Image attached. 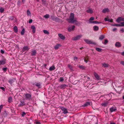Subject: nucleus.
<instances>
[{
  "label": "nucleus",
  "mask_w": 124,
  "mask_h": 124,
  "mask_svg": "<svg viewBox=\"0 0 124 124\" xmlns=\"http://www.w3.org/2000/svg\"><path fill=\"white\" fill-rule=\"evenodd\" d=\"M59 37L61 39L64 40L65 39V37L62 34H58Z\"/></svg>",
  "instance_id": "obj_10"
},
{
  "label": "nucleus",
  "mask_w": 124,
  "mask_h": 124,
  "mask_svg": "<svg viewBox=\"0 0 124 124\" xmlns=\"http://www.w3.org/2000/svg\"><path fill=\"white\" fill-rule=\"evenodd\" d=\"M74 14L73 13H71L69 17V19H68V22L70 23H73L75 22L78 23L76 19H74Z\"/></svg>",
  "instance_id": "obj_1"
},
{
  "label": "nucleus",
  "mask_w": 124,
  "mask_h": 124,
  "mask_svg": "<svg viewBox=\"0 0 124 124\" xmlns=\"http://www.w3.org/2000/svg\"><path fill=\"white\" fill-rule=\"evenodd\" d=\"M27 14L29 16L31 14V13L30 12V11H29V10H28L27 11Z\"/></svg>",
  "instance_id": "obj_41"
},
{
  "label": "nucleus",
  "mask_w": 124,
  "mask_h": 124,
  "mask_svg": "<svg viewBox=\"0 0 124 124\" xmlns=\"http://www.w3.org/2000/svg\"><path fill=\"white\" fill-rule=\"evenodd\" d=\"M61 109L63 111V112L65 114L68 113L67 109L65 108L62 107L61 108Z\"/></svg>",
  "instance_id": "obj_7"
},
{
  "label": "nucleus",
  "mask_w": 124,
  "mask_h": 124,
  "mask_svg": "<svg viewBox=\"0 0 124 124\" xmlns=\"http://www.w3.org/2000/svg\"><path fill=\"white\" fill-rule=\"evenodd\" d=\"M102 65L105 67H108L109 66V65L108 64L105 63H102Z\"/></svg>",
  "instance_id": "obj_20"
},
{
  "label": "nucleus",
  "mask_w": 124,
  "mask_h": 124,
  "mask_svg": "<svg viewBox=\"0 0 124 124\" xmlns=\"http://www.w3.org/2000/svg\"><path fill=\"white\" fill-rule=\"evenodd\" d=\"M90 104V103L88 102H86L85 104L82 105L84 107H87Z\"/></svg>",
  "instance_id": "obj_15"
},
{
  "label": "nucleus",
  "mask_w": 124,
  "mask_h": 124,
  "mask_svg": "<svg viewBox=\"0 0 124 124\" xmlns=\"http://www.w3.org/2000/svg\"><path fill=\"white\" fill-rule=\"evenodd\" d=\"M29 23H31V19H30L29 20Z\"/></svg>",
  "instance_id": "obj_58"
},
{
  "label": "nucleus",
  "mask_w": 124,
  "mask_h": 124,
  "mask_svg": "<svg viewBox=\"0 0 124 124\" xmlns=\"http://www.w3.org/2000/svg\"><path fill=\"white\" fill-rule=\"evenodd\" d=\"M0 89H2V90H3V91H4L5 89V88L3 87H0Z\"/></svg>",
  "instance_id": "obj_52"
},
{
  "label": "nucleus",
  "mask_w": 124,
  "mask_h": 124,
  "mask_svg": "<svg viewBox=\"0 0 124 124\" xmlns=\"http://www.w3.org/2000/svg\"><path fill=\"white\" fill-rule=\"evenodd\" d=\"M84 40L88 44H92L94 45H95L96 44L95 42H94L88 39H84Z\"/></svg>",
  "instance_id": "obj_2"
},
{
  "label": "nucleus",
  "mask_w": 124,
  "mask_h": 124,
  "mask_svg": "<svg viewBox=\"0 0 124 124\" xmlns=\"http://www.w3.org/2000/svg\"><path fill=\"white\" fill-rule=\"evenodd\" d=\"M83 47H82V48H80V49H81L82 50V49L83 48Z\"/></svg>",
  "instance_id": "obj_62"
},
{
  "label": "nucleus",
  "mask_w": 124,
  "mask_h": 124,
  "mask_svg": "<svg viewBox=\"0 0 124 124\" xmlns=\"http://www.w3.org/2000/svg\"><path fill=\"white\" fill-rule=\"evenodd\" d=\"M79 67L82 69H84L85 68V66H83L82 65H80L79 66Z\"/></svg>",
  "instance_id": "obj_32"
},
{
  "label": "nucleus",
  "mask_w": 124,
  "mask_h": 124,
  "mask_svg": "<svg viewBox=\"0 0 124 124\" xmlns=\"http://www.w3.org/2000/svg\"><path fill=\"white\" fill-rule=\"evenodd\" d=\"M116 110V108L115 107H111L110 108L109 110L111 112L115 111Z\"/></svg>",
  "instance_id": "obj_14"
},
{
  "label": "nucleus",
  "mask_w": 124,
  "mask_h": 124,
  "mask_svg": "<svg viewBox=\"0 0 124 124\" xmlns=\"http://www.w3.org/2000/svg\"><path fill=\"white\" fill-rule=\"evenodd\" d=\"M64 80V79L62 77H61L59 79V81L60 82H62Z\"/></svg>",
  "instance_id": "obj_43"
},
{
  "label": "nucleus",
  "mask_w": 124,
  "mask_h": 124,
  "mask_svg": "<svg viewBox=\"0 0 124 124\" xmlns=\"http://www.w3.org/2000/svg\"><path fill=\"white\" fill-rule=\"evenodd\" d=\"M109 11V10L108 8H105L102 11V12L103 13H105L107 12H108Z\"/></svg>",
  "instance_id": "obj_11"
},
{
  "label": "nucleus",
  "mask_w": 124,
  "mask_h": 124,
  "mask_svg": "<svg viewBox=\"0 0 124 124\" xmlns=\"http://www.w3.org/2000/svg\"><path fill=\"white\" fill-rule=\"evenodd\" d=\"M89 23H101L98 22L97 21H89Z\"/></svg>",
  "instance_id": "obj_25"
},
{
  "label": "nucleus",
  "mask_w": 124,
  "mask_h": 124,
  "mask_svg": "<svg viewBox=\"0 0 124 124\" xmlns=\"http://www.w3.org/2000/svg\"><path fill=\"white\" fill-rule=\"evenodd\" d=\"M43 32L45 34H49V32L47 31L46 30H43Z\"/></svg>",
  "instance_id": "obj_38"
},
{
  "label": "nucleus",
  "mask_w": 124,
  "mask_h": 124,
  "mask_svg": "<svg viewBox=\"0 0 124 124\" xmlns=\"http://www.w3.org/2000/svg\"><path fill=\"white\" fill-rule=\"evenodd\" d=\"M120 26H124V22H121L120 24Z\"/></svg>",
  "instance_id": "obj_42"
},
{
  "label": "nucleus",
  "mask_w": 124,
  "mask_h": 124,
  "mask_svg": "<svg viewBox=\"0 0 124 124\" xmlns=\"http://www.w3.org/2000/svg\"><path fill=\"white\" fill-rule=\"evenodd\" d=\"M116 22L119 23L120 21H124V18H123L121 17H119L116 20Z\"/></svg>",
  "instance_id": "obj_6"
},
{
  "label": "nucleus",
  "mask_w": 124,
  "mask_h": 124,
  "mask_svg": "<svg viewBox=\"0 0 124 124\" xmlns=\"http://www.w3.org/2000/svg\"><path fill=\"white\" fill-rule=\"evenodd\" d=\"M101 105L104 107H106L108 105V103L107 102H105L101 103Z\"/></svg>",
  "instance_id": "obj_16"
},
{
  "label": "nucleus",
  "mask_w": 124,
  "mask_h": 124,
  "mask_svg": "<svg viewBox=\"0 0 124 124\" xmlns=\"http://www.w3.org/2000/svg\"><path fill=\"white\" fill-rule=\"evenodd\" d=\"M109 21H108V22H113V20L112 19H109Z\"/></svg>",
  "instance_id": "obj_50"
},
{
  "label": "nucleus",
  "mask_w": 124,
  "mask_h": 124,
  "mask_svg": "<svg viewBox=\"0 0 124 124\" xmlns=\"http://www.w3.org/2000/svg\"><path fill=\"white\" fill-rule=\"evenodd\" d=\"M117 29L116 28H114L113 29V31H115Z\"/></svg>",
  "instance_id": "obj_54"
},
{
  "label": "nucleus",
  "mask_w": 124,
  "mask_h": 124,
  "mask_svg": "<svg viewBox=\"0 0 124 124\" xmlns=\"http://www.w3.org/2000/svg\"><path fill=\"white\" fill-rule=\"evenodd\" d=\"M12 98L11 97H9L8 99V101L9 103H11L12 102Z\"/></svg>",
  "instance_id": "obj_28"
},
{
  "label": "nucleus",
  "mask_w": 124,
  "mask_h": 124,
  "mask_svg": "<svg viewBox=\"0 0 124 124\" xmlns=\"http://www.w3.org/2000/svg\"><path fill=\"white\" fill-rule=\"evenodd\" d=\"M86 12H87L90 14H92L93 12V10L91 9H89L87 10Z\"/></svg>",
  "instance_id": "obj_21"
},
{
  "label": "nucleus",
  "mask_w": 124,
  "mask_h": 124,
  "mask_svg": "<svg viewBox=\"0 0 124 124\" xmlns=\"http://www.w3.org/2000/svg\"><path fill=\"white\" fill-rule=\"evenodd\" d=\"M44 66H45V67H46V64H44Z\"/></svg>",
  "instance_id": "obj_61"
},
{
  "label": "nucleus",
  "mask_w": 124,
  "mask_h": 124,
  "mask_svg": "<svg viewBox=\"0 0 124 124\" xmlns=\"http://www.w3.org/2000/svg\"><path fill=\"white\" fill-rule=\"evenodd\" d=\"M36 124H40V122L38 121L36 122Z\"/></svg>",
  "instance_id": "obj_55"
},
{
  "label": "nucleus",
  "mask_w": 124,
  "mask_h": 124,
  "mask_svg": "<svg viewBox=\"0 0 124 124\" xmlns=\"http://www.w3.org/2000/svg\"><path fill=\"white\" fill-rule=\"evenodd\" d=\"M36 53V52L35 50H33L31 51V56L34 55Z\"/></svg>",
  "instance_id": "obj_27"
},
{
  "label": "nucleus",
  "mask_w": 124,
  "mask_h": 124,
  "mask_svg": "<svg viewBox=\"0 0 124 124\" xmlns=\"http://www.w3.org/2000/svg\"><path fill=\"white\" fill-rule=\"evenodd\" d=\"M123 99H124V95L123 97Z\"/></svg>",
  "instance_id": "obj_63"
},
{
  "label": "nucleus",
  "mask_w": 124,
  "mask_h": 124,
  "mask_svg": "<svg viewBox=\"0 0 124 124\" xmlns=\"http://www.w3.org/2000/svg\"><path fill=\"white\" fill-rule=\"evenodd\" d=\"M55 69V67L54 65H53L50 67L49 68V70L50 71H52L54 70Z\"/></svg>",
  "instance_id": "obj_18"
},
{
  "label": "nucleus",
  "mask_w": 124,
  "mask_h": 124,
  "mask_svg": "<svg viewBox=\"0 0 124 124\" xmlns=\"http://www.w3.org/2000/svg\"><path fill=\"white\" fill-rule=\"evenodd\" d=\"M82 35H78L76 36L75 37L72 38V39L73 40H75L79 39L82 37Z\"/></svg>",
  "instance_id": "obj_3"
},
{
  "label": "nucleus",
  "mask_w": 124,
  "mask_h": 124,
  "mask_svg": "<svg viewBox=\"0 0 124 124\" xmlns=\"http://www.w3.org/2000/svg\"><path fill=\"white\" fill-rule=\"evenodd\" d=\"M75 28V26L73 25L71 27L68 28V30L69 32H70L72 31H73Z\"/></svg>",
  "instance_id": "obj_8"
},
{
  "label": "nucleus",
  "mask_w": 124,
  "mask_h": 124,
  "mask_svg": "<svg viewBox=\"0 0 124 124\" xmlns=\"http://www.w3.org/2000/svg\"><path fill=\"white\" fill-rule=\"evenodd\" d=\"M49 16V14H46L44 16V17L46 18H48Z\"/></svg>",
  "instance_id": "obj_36"
},
{
  "label": "nucleus",
  "mask_w": 124,
  "mask_h": 124,
  "mask_svg": "<svg viewBox=\"0 0 124 124\" xmlns=\"http://www.w3.org/2000/svg\"><path fill=\"white\" fill-rule=\"evenodd\" d=\"M104 38V36L103 35H101L100 37L99 38L101 40H102Z\"/></svg>",
  "instance_id": "obj_30"
},
{
  "label": "nucleus",
  "mask_w": 124,
  "mask_h": 124,
  "mask_svg": "<svg viewBox=\"0 0 124 124\" xmlns=\"http://www.w3.org/2000/svg\"><path fill=\"white\" fill-rule=\"evenodd\" d=\"M112 26H120V24H113L111 25Z\"/></svg>",
  "instance_id": "obj_39"
},
{
  "label": "nucleus",
  "mask_w": 124,
  "mask_h": 124,
  "mask_svg": "<svg viewBox=\"0 0 124 124\" xmlns=\"http://www.w3.org/2000/svg\"><path fill=\"white\" fill-rule=\"evenodd\" d=\"M6 59L4 57L1 60H0V65H3L6 63Z\"/></svg>",
  "instance_id": "obj_4"
},
{
  "label": "nucleus",
  "mask_w": 124,
  "mask_h": 124,
  "mask_svg": "<svg viewBox=\"0 0 124 124\" xmlns=\"http://www.w3.org/2000/svg\"><path fill=\"white\" fill-rule=\"evenodd\" d=\"M14 31L15 33H17L18 31V28L16 26H14L13 28Z\"/></svg>",
  "instance_id": "obj_19"
},
{
  "label": "nucleus",
  "mask_w": 124,
  "mask_h": 124,
  "mask_svg": "<svg viewBox=\"0 0 124 124\" xmlns=\"http://www.w3.org/2000/svg\"><path fill=\"white\" fill-rule=\"evenodd\" d=\"M27 99H29L31 97V95L30 94H26L25 95Z\"/></svg>",
  "instance_id": "obj_26"
},
{
  "label": "nucleus",
  "mask_w": 124,
  "mask_h": 124,
  "mask_svg": "<svg viewBox=\"0 0 124 124\" xmlns=\"http://www.w3.org/2000/svg\"><path fill=\"white\" fill-rule=\"evenodd\" d=\"M115 46L116 47H120L121 46V45L120 43L119 42H117L116 43Z\"/></svg>",
  "instance_id": "obj_17"
},
{
  "label": "nucleus",
  "mask_w": 124,
  "mask_h": 124,
  "mask_svg": "<svg viewBox=\"0 0 124 124\" xmlns=\"http://www.w3.org/2000/svg\"><path fill=\"white\" fill-rule=\"evenodd\" d=\"M25 0H22V2L23 3L25 1Z\"/></svg>",
  "instance_id": "obj_59"
},
{
  "label": "nucleus",
  "mask_w": 124,
  "mask_h": 124,
  "mask_svg": "<svg viewBox=\"0 0 124 124\" xmlns=\"http://www.w3.org/2000/svg\"><path fill=\"white\" fill-rule=\"evenodd\" d=\"M84 60L85 62L86 63H87V62L88 61V57H86L85 58Z\"/></svg>",
  "instance_id": "obj_33"
},
{
  "label": "nucleus",
  "mask_w": 124,
  "mask_h": 124,
  "mask_svg": "<svg viewBox=\"0 0 124 124\" xmlns=\"http://www.w3.org/2000/svg\"><path fill=\"white\" fill-rule=\"evenodd\" d=\"M120 63L123 65H124V61H121L120 62Z\"/></svg>",
  "instance_id": "obj_47"
},
{
  "label": "nucleus",
  "mask_w": 124,
  "mask_h": 124,
  "mask_svg": "<svg viewBox=\"0 0 124 124\" xmlns=\"http://www.w3.org/2000/svg\"><path fill=\"white\" fill-rule=\"evenodd\" d=\"M0 52L2 54H3L4 53V51L2 50H0Z\"/></svg>",
  "instance_id": "obj_49"
},
{
  "label": "nucleus",
  "mask_w": 124,
  "mask_h": 124,
  "mask_svg": "<svg viewBox=\"0 0 124 124\" xmlns=\"http://www.w3.org/2000/svg\"><path fill=\"white\" fill-rule=\"evenodd\" d=\"M68 67L71 70L72 69V66L71 65L69 64H68Z\"/></svg>",
  "instance_id": "obj_37"
},
{
  "label": "nucleus",
  "mask_w": 124,
  "mask_h": 124,
  "mask_svg": "<svg viewBox=\"0 0 124 124\" xmlns=\"http://www.w3.org/2000/svg\"><path fill=\"white\" fill-rule=\"evenodd\" d=\"M3 105H1L0 106V113L1 111L2 108H3Z\"/></svg>",
  "instance_id": "obj_44"
},
{
  "label": "nucleus",
  "mask_w": 124,
  "mask_h": 124,
  "mask_svg": "<svg viewBox=\"0 0 124 124\" xmlns=\"http://www.w3.org/2000/svg\"><path fill=\"white\" fill-rule=\"evenodd\" d=\"M93 30L95 31H97L99 29V27L98 26H95L93 27Z\"/></svg>",
  "instance_id": "obj_22"
},
{
  "label": "nucleus",
  "mask_w": 124,
  "mask_h": 124,
  "mask_svg": "<svg viewBox=\"0 0 124 124\" xmlns=\"http://www.w3.org/2000/svg\"><path fill=\"white\" fill-rule=\"evenodd\" d=\"M61 45L59 44H57L56 45L54 46V48L55 50L58 49L59 47L61 46Z\"/></svg>",
  "instance_id": "obj_12"
},
{
  "label": "nucleus",
  "mask_w": 124,
  "mask_h": 124,
  "mask_svg": "<svg viewBox=\"0 0 124 124\" xmlns=\"http://www.w3.org/2000/svg\"><path fill=\"white\" fill-rule=\"evenodd\" d=\"M31 29H32V32L33 33H34L35 32L36 28L34 26H31Z\"/></svg>",
  "instance_id": "obj_24"
},
{
  "label": "nucleus",
  "mask_w": 124,
  "mask_h": 124,
  "mask_svg": "<svg viewBox=\"0 0 124 124\" xmlns=\"http://www.w3.org/2000/svg\"><path fill=\"white\" fill-rule=\"evenodd\" d=\"M110 124H115V123H111Z\"/></svg>",
  "instance_id": "obj_60"
},
{
  "label": "nucleus",
  "mask_w": 124,
  "mask_h": 124,
  "mask_svg": "<svg viewBox=\"0 0 124 124\" xmlns=\"http://www.w3.org/2000/svg\"><path fill=\"white\" fill-rule=\"evenodd\" d=\"M96 49L97 51L99 52H101L102 50L101 48H96Z\"/></svg>",
  "instance_id": "obj_34"
},
{
  "label": "nucleus",
  "mask_w": 124,
  "mask_h": 124,
  "mask_svg": "<svg viewBox=\"0 0 124 124\" xmlns=\"http://www.w3.org/2000/svg\"><path fill=\"white\" fill-rule=\"evenodd\" d=\"M75 24L77 25V23H75Z\"/></svg>",
  "instance_id": "obj_64"
},
{
  "label": "nucleus",
  "mask_w": 124,
  "mask_h": 124,
  "mask_svg": "<svg viewBox=\"0 0 124 124\" xmlns=\"http://www.w3.org/2000/svg\"><path fill=\"white\" fill-rule=\"evenodd\" d=\"M93 74L95 77L96 78L97 80H99L100 79V77L98 75L96 72H94L93 73Z\"/></svg>",
  "instance_id": "obj_9"
},
{
  "label": "nucleus",
  "mask_w": 124,
  "mask_h": 124,
  "mask_svg": "<svg viewBox=\"0 0 124 124\" xmlns=\"http://www.w3.org/2000/svg\"><path fill=\"white\" fill-rule=\"evenodd\" d=\"M109 19L107 18H105L104 19V20L105 21H109Z\"/></svg>",
  "instance_id": "obj_48"
},
{
  "label": "nucleus",
  "mask_w": 124,
  "mask_h": 124,
  "mask_svg": "<svg viewBox=\"0 0 124 124\" xmlns=\"http://www.w3.org/2000/svg\"><path fill=\"white\" fill-rule=\"evenodd\" d=\"M121 54L122 55L124 56V52L122 53H121Z\"/></svg>",
  "instance_id": "obj_57"
},
{
  "label": "nucleus",
  "mask_w": 124,
  "mask_h": 124,
  "mask_svg": "<svg viewBox=\"0 0 124 124\" xmlns=\"http://www.w3.org/2000/svg\"><path fill=\"white\" fill-rule=\"evenodd\" d=\"M120 31H122V32H124V30L123 29H121L120 30Z\"/></svg>",
  "instance_id": "obj_53"
},
{
  "label": "nucleus",
  "mask_w": 124,
  "mask_h": 124,
  "mask_svg": "<svg viewBox=\"0 0 124 124\" xmlns=\"http://www.w3.org/2000/svg\"><path fill=\"white\" fill-rule=\"evenodd\" d=\"M77 57H74V59L75 60H76L77 59Z\"/></svg>",
  "instance_id": "obj_56"
},
{
  "label": "nucleus",
  "mask_w": 124,
  "mask_h": 124,
  "mask_svg": "<svg viewBox=\"0 0 124 124\" xmlns=\"http://www.w3.org/2000/svg\"><path fill=\"white\" fill-rule=\"evenodd\" d=\"M25 32V30L24 29H23L21 32V34L22 35H23L24 34Z\"/></svg>",
  "instance_id": "obj_35"
},
{
  "label": "nucleus",
  "mask_w": 124,
  "mask_h": 124,
  "mask_svg": "<svg viewBox=\"0 0 124 124\" xmlns=\"http://www.w3.org/2000/svg\"><path fill=\"white\" fill-rule=\"evenodd\" d=\"M33 85H35L39 88H40L41 87V84L40 83H38L36 82L33 84Z\"/></svg>",
  "instance_id": "obj_13"
},
{
  "label": "nucleus",
  "mask_w": 124,
  "mask_h": 124,
  "mask_svg": "<svg viewBox=\"0 0 124 124\" xmlns=\"http://www.w3.org/2000/svg\"><path fill=\"white\" fill-rule=\"evenodd\" d=\"M24 104V102L23 101H21V103L19 105V106H23Z\"/></svg>",
  "instance_id": "obj_29"
},
{
  "label": "nucleus",
  "mask_w": 124,
  "mask_h": 124,
  "mask_svg": "<svg viewBox=\"0 0 124 124\" xmlns=\"http://www.w3.org/2000/svg\"><path fill=\"white\" fill-rule=\"evenodd\" d=\"M7 69V68H3V70L5 72H6V71Z\"/></svg>",
  "instance_id": "obj_45"
},
{
  "label": "nucleus",
  "mask_w": 124,
  "mask_h": 124,
  "mask_svg": "<svg viewBox=\"0 0 124 124\" xmlns=\"http://www.w3.org/2000/svg\"><path fill=\"white\" fill-rule=\"evenodd\" d=\"M4 11V8L2 7H0V12L2 13Z\"/></svg>",
  "instance_id": "obj_31"
},
{
  "label": "nucleus",
  "mask_w": 124,
  "mask_h": 124,
  "mask_svg": "<svg viewBox=\"0 0 124 124\" xmlns=\"http://www.w3.org/2000/svg\"><path fill=\"white\" fill-rule=\"evenodd\" d=\"M28 50V49L27 46H24L23 47L22 51L23 52L26 50L27 51Z\"/></svg>",
  "instance_id": "obj_23"
},
{
  "label": "nucleus",
  "mask_w": 124,
  "mask_h": 124,
  "mask_svg": "<svg viewBox=\"0 0 124 124\" xmlns=\"http://www.w3.org/2000/svg\"><path fill=\"white\" fill-rule=\"evenodd\" d=\"M66 86H67V85L65 84H62L59 85L58 87L60 89H64L65 88Z\"/></svg>",
  "instance_id": "obj_5"
},
{
  "label": "nucleus",
  "mask_w": 124,
  "mask_h": 124,
  "mask_svg": "<svg viewBox=\"0 0 124 124\" xmlns=\"http://www.w3.org/2000/svg\"><path fill=\"white\" fill-rule=\"evenodd\" d=\"M94 20V18L93 17H91L89 19V22L90 21H91L93 20Z\"/></svg>",
  "instance_id": "obj_40"
},
{
  "label": "nucleus",
  "mask_w": 124,
  "mask_h": 124,
  "mask_svg": "<svg viewBox=\"0 0 124 124\" xmlns=\"http://www.w3.org/2000/svg\"><path fill=\"white\" fill-rule=\"evenodd\" d=\"M108 42V41L106 39H105L104 40V44H106Z\"/></svg>",
  "instance_id": "obj_46"
},
{
  "label": "nucleus",
  "mask_w": 124,
  "mask_h": 124,
  "mask_svg": "<svg viewBox=\"0 0 124 124\" xmlns=\"http://www.w3.org/2000/svg\"><path fill=\"white\" fill-rule=\"evenodd\" d=\"M25 114V113L24 112H22V116H23Z\"/></svg>",
  "instance_id": "obj_51"
}]
</instances>
